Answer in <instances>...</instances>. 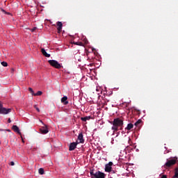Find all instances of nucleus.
<instances>
[{"label":"nucleus","instance_id":"obj_1","mask_svg":"<svg viewBox=\"0 0 178 178\" xmlns=\"http://www.w3.org/2000/svg\"><path fill=\"white\" fill-rule=\"evenodd\" d=\"M111 124H113L112 130L118 131L119 130V127H122V126H123V120L119 118H115L113 122H111Z\"/></svg>","mask_w":178,"mask_h":178},{"label":"nucleus","instance_id":"obj_2","mask_svg":"<svg viewBox=\"0 0 178 178\" xmlns=\"http://www.w3.org/2000/svg\"><path fill=\"white\" fill-rule=\"evenodd\" d=\"M91 178H105V173L98 171L94 174V172H90Z\"/></svg>","mask_w":178,"mask_h":178},{"label":"nucleus","instance_id":"obj_3","mask_svg":"<svg viewBox=\"0 0 178 178\" xmlns=\"http://www.w3.org/2000/svg\"><path fill=\"white\" fill-rule=\"evenodd\" d=\"M48 62L51 66L55 67L56 69H60L62 67V65L55 60H49Z\"/></svg>","mask_w":178,"mask_h":178},{"label":"nucleus","instance_id":"obj_4","mask_svg":"<svg viewBox=\"0 0 178 178\" xmlns=\"http://www.w3.org/2000/svg\"><path fill=\"white\" fill-rule=\"evenodd\" d=\"M177 159H171L170 160L167 159V162L165 163V168H170V166H173V165H176Z\"/></svg>","mask_w":178,"mask_h":178},{"label":"nucleus","instance_id":"obj_5","mask_svg":"<svg viewBox=\"0 0 178 178\" xmlns=\"http://www.w3.org/2000/svg\"><path fill=\"white\" fill-rule=\"evenodd\" d=\"M10 112H12V108H6L3 107L0 108V113L1 115H8V113H10Z\"/></svg>","mask_w":178,"mask_h":178},{"label":"nucleus","instance_id":"obj_6","mask_svg":"<svg viewBox=\"0 0 178 178\" xmlns=\"http://www.w3.org/2000/svg\"><path fill=\"white\" fill-rule=\"evenodd\" d=\"M44 127H42L40 128V132L42 134H47V133H49V130H48V127L45 124H44Z\"/></svg>","mask_w":178,"mask_h":178},{"label":"nucleus","instance_id":"obj_7","mask_svg":"<svg viewBox=\"0 0 178 178\" xmlns=\"http://www.w3.org/2000/svg\"><path fill=\"white\" fill-rule=\"evenodd\" d=\"M112 165H113V163L112 162H109L108 164H106L105 172H111L112 170Z\"/></svg>","mask_w":178,"mask_h":178},{"label":"nucleus","instance_id":"obj_8","mask_svg":"<svg viewBox=\"0 0 178 178\" xmlns=\"http://www.w3.org/2000/svg\"><path fill=\"white\" fill-rule=\"evenodd\" d=\"M77 144H79V143H72L70 145V151H74V149H76V147H77Z\"/></svg>","mask_w":178,"mask_h":178},{"label":"nucleus","instance_id":"obj_9","mask_svg":"<svg viewBox=\"0 0 178 178\" xmlns=\"http://www.w3.org/2000/svg\"><path fill=\"white\" fill-rule=\"evenodd\" d=\"M100 89H101L100 88H98L97 86H96V88H91V91H92L93 93H94V92H96V95H97V97H98V95H99V90H100Z\"/></svg>","mask_w":178,"mask_h":178},{"label":"nucleus","instance_id":"obj_10","mask_svg":"<svg viewBox=\"0 0 178 178\" xmlns=\"http://www.w3.org/2000/svg\"><path fill=\"white\" fill-rule=\"evenodd\" d=\"M61 102H63L64 105H67L69 104V102H67V97L64 96L63 98H61Z\"/></svg>","mask_w":178,"mask_h":178},{"label":"nucleus","instance_id":"obj_11","mask_svg":"<svg viewBox=\"0 0 178 178\" xmlns=\"http://www.w3.org/2000/svg\"><path fill=\"white\" fill-rule=\"evenodd\" d=\"M41 52L42 55H44V56H45L46 58H49L51 56V54L47 53V51H45L44 49H41Z\"/></svg>","mask_w":178,"mask_h":178},{"label":"nucleus","instance_id":"obj_12","mask_svg":"<svg viewBox=\"0 0 178 178\" xmlns=\"http://www.w3.org/2000/svg\"><path fill=\"white\" fill-rule=\"evenodd\" d=\"M13 130L15 131V133H18V134H20V130L19 129V127L17 125H13L12 127Z\"/></svg>","mask_w":178,"mask_h":178},{"label":"nucleus","instance_id":"obj_13","mask_svg":"<svg viewBox=\"0 0 178 178\" xmlns=\"http://www.w3.org/2000/svg\"><path fill=\"white\" fill-rule=\"evenodd\" d=\"M57 26H58L57 30L58 31H60L62 30V27L63 26V24H62V22H57Z\"/></svg>","mask_w":178,"mask_h":178},{"label":"nucleus","instance_id":"obj_14","mask_svg":"<svg viewBox=\"0 0 178 178\" xmlns=\"http://www.w3.org/2000/svg\"><path fill=\"white\" fill-rule=\"evenodd\" d=\"M78 140H79V143H83L84 140H83V134H79L78 136Z\"/></svg>","mask_w":178,"mask_h":178},{"label":"nucleus","instance_id":"obj_15","mask_svg":"<svg viewBox=\"0 0 178 178\" xmlns=\"http://www.w3.org/2000/svg\"><path fill=\"white\" fill-rule=\"evenodd\" d=\"M133 127H134V125L131 123H129V124H128V125L127 127V129L131 130V129H133Z\"/></svg>","mask_w":178,"mask_h":178},{"label":"nucleus","instance_id":"obj_16","mask_svg":"<svg viewBox=\"0 0 178 178\" xmlns=\"http://www.w3.org/2000/svg\"><path fill=\"white\" fill-rule=\"evenodd\" d=\"M81 120L83 122H87V120H90V116L88 117H85V118H81Z\"/></svg>","mask_w":178,"mask_h":178},{"label":"nucleus","instance_id":"obj_17","mask_svg":"<svg viewBox=\"0 0 178 178\" xmlns=\"http://www.w3.org/2000/svg\"><path fill=\"white\" fill-rule=\"evenodd\" d=\"M92 54H95L97 56V55H98V52H97L95 49L92 48Z\"/></svg>","mask_w":178,"mask_h":178},{"label":"nucleus","instance_id":"obj_18","mask_svg":"<svg viewBox=\"0 0 178 178\" xmlns=\"http://www.w3.org/2000/svg\"><path fill=\"white\" fill-rule=\"evenodd\" d=\"M38 173H39V175H44V168H40L38 170Z\"/></svg>","mask_w":178,"mask_h":178},{"label":"nucleus","instance_id":"obj_19","mask_svg":"<svg viewBox=\"0 0 178 178\" xmlns=\"http://www.w3.org/2000/svg\"><path fill=\"white\" fill-rule=\"evenodd\" d=\"M141 120H138L136 122H135V126L138 127V125L141 124Z\"/></svg>","mask_w":178,"mask_h":178},{"label":"nucleus","instance_id":"obj_20","mask_svg":"<svg viewBox=\"0 0 178 178\" xmlns=\"http://www.w3.org/2000/svg\"><path fill=\"white\" fill-rule=\"evenodd\" d=\"M35 96H40V95H42V91H38L37 93H34Z\"/></svg>","mask_w":178,"mask_h":178},{"label":"nucleus","instance_id":"obj_21","mask_svg":"<svg viewBox=\"0 0 178 178\" xmlns=\"http://www.w3.org/2000/svg\"><path fill=\"white\" fill-rule=\"evenodd\" d=\"M90 74H92V76H94V74H95V70H94V68H92L90 70ZM94 73V74H92Z\"/></svg>","mask_w":178,"mask_h":178},{"label":"nucleus","instance_id":"obj_22","mask_svg":"<svg viewBox=\"0 0 178 178\" xmlns=\"http://www.w3.org/2000/svg\"><path fill=\"white\" fill-rule=\"evenodd\" d=\"M1 65L2 66H3L4 67H6L8 66V63L3 61L1 62Z\"/></svg>","mask_w":178,"mask_h":178},{"label":"nucleus","instance_id":"obj_23","mask_svg":"<svg viewBox=\"0 0 178 178\" xmlns=\"http://www.w3.org/2000/svg\"><path fill=\"white\" fill-rule=\"evenodd\" d=\"M29 90L30 92H31L32 95H34V90H33V88H29Z\"/></svg>","mask_w":178,"mask_h":178},{"label":"nucleus","instance_id":"obj_24","mask_svg":"<svg viewBox=\"0 0 178 178\" xmlns=\"http://www.w3.org/2000/svg\"><path fill=\"white\" fill-rule=\"evenodd\" d=\"M172 178H178V174L176 171H175V175Z\"/></svg>","mask_w":178,"mask_h":178},{"label":"nucleus","instance_id":"obj_25","mask_svg":"<svg viewBox=\"0 0 178 178\" xmlns=\"http://www.w3.org/2000/svg\"><path fill=\"white\" fill-rule=\"evenodd\" d=\"M34 108H35V109H36V111H37L38 112H40V108H38V107H37L36 105L34 106Z\"/></svg>","mask_w":178,"mask_h":178},{"label":"nucleus","instance_id":"obj_26","mask_svg":"<svg viewBox=\"0 0 178 178\" xmlns=\"http://www.w3.org/2000/svg\"><path fill=\"white\" fill-rule=\"evenodd\" d=\"M10 166H15V162L11 161V162L10 163Z\"/></svg>","mask_w":178,"mask_h":178},{"label":"nucleus","instance_id":"obj_27","mask_svg":"<svg viewBox=\"0 0 178 178\" xmlns=\"http://www.w3.org/2000/svg\"><path fill=\"white\" fill-rule=\"evenodd\" d=\"M35 30H37V28L36 27H34V28H33L32 29H31V31L33 32V31H35Z\"/></svg>","mask_w":178,"mask_h":178},{"label":"nucleus","instance_id":"obj_28","mask_svg":"<svg viewBox=\"0 0 178 178\" xmlns=\"http://www.w3.org/2000/svg\"><path fill=\"white\" fill-rule=\"evenodd\" d=\"M161 178H168V177L166 175H162Z\"/></svg>","mask_w":178,"mask_h":178},{"label":"nucleus","instance_id":"obj_29","mask_svg":"<svg viewBox=\"0 0 178 178\" xmlns=\"http://www.w3.org/2000/svg\"><path fill=\"white\" fill-rule=\"evenodd\" d=\"M1 108H3V106H2V103H1V102H0V109H1Z\"/></svg>","mask_w":178,"mask_h":178},{"label":"nucleus","instance_id":"obj_30","mask_svg":"<svg viewBox=\"0 0 178 178\" xmlns=\"http://www.w3.org/2000/svg\"><path fill=\"white\" fill-rule=\"evenodd\" d=\"M8 123H10L12 122V120H10V118L8 119Z\"/></svg>","mask_w":178,"mask_h":178},{"label":"nucleus","instance_id":"obj_31","mask_svg":"<svg viewBox=\"0 0 178 178\" xmlns=\"http://www.w3.org/2000/svg\"><path fill=\"white\" fill-rule=\"evenodd\" d=\"M93 65H94V63H90V67H91Z\"/></svg>","mask_w":178,"mask_h":178},{"label":"nucleus","instance_id":"obj_32","mask_svg":"<svg viewBox=\"0 0 178 178\" xmlns=\"http://www.w3.org/2000/svg\"><path fill=\"white\" fill-rule=\"evenodd\" d=\"M95 76H90L91 80H92Z\"/></svg>","mask_w":178,"mask_h":178},{"label":"nucleus","instance_id":"obj_33","mask_svg":"<svg viewBox=\"0 0 178 178\" xmlns=\"http://www.w3.org/2000/svg\"><path fill=\"white\" fill-rule=\"evenodd\" d=\"M175 172H177V174H178V168H177V169L175 170Z\"/></svg>","mask_w":178,"mask_h":178},{"label":"nucleus","instance_id":"obj_34","mask_svg":"<svg viewBox=\"0 0 178 178\" xmlns=\"http://www.w3.org/2000/svg\"><path fill=\"white\" fill-rule=\"evenodd\" d=\"M40 122L41 123H42V124H44V122H42V121L40 120Z\"/></svg>","mask_w":178,"mask_h":178}]
</instances>
